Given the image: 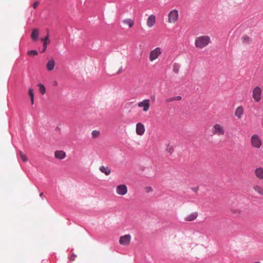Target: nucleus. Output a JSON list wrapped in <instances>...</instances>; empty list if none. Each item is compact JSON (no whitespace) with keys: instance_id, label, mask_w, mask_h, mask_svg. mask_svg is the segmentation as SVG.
I'll list each match as a JSON object with an SVG mask.
<instances>
[{"instance_id":"20","label":"nucleus","mask_w":263,"mask_h":263,"mask_svg":"<svg viewBox=\"0 0 263 263\" xmlns=\"http://www.w3.org/2000/svg\"><path fill=\"white\" fill-rule=\"evenodd\" d=\"M54 61L53 59H51L48 61L46 65V68L48 70L51 71L54 69Z\"/></svg>"},{"instance_id":"4","label":"nucleus","mask_w":263,"mask_h":263,"mask_svg":"<svg viewBox=\"0 0 263 263\" xmlns=\"http://www.w3.org/2000/svg\"><path fill=\"white\" fill-rule=\"evenodd\" d=\"M178 11L174 9L171 10L168 14V23L175 24L178 20Z\"/></svg>"},{"instance_id":"26","label":"nucleus","mask_w":263,"mask_h":263,"mask_svg":"<svg viewBox=\"0 0 263 263\" xmlns=\"http://www.w3.org/2000/svg\"><path fill=\"white\" fill-rule=\"evenodd\" d=\"M19 154H20V157L21 158V159H22V160L24 162H27L28 161V158H27V156L25 154H24L22 152L20 151Z\"/></svg>"},{"instance_id":"21","label":"nucleus","mask_w":263,"mask_h":263,"mask_svg":"<svg viewBox=\"0 0 263 263\" xmlns=\"http://www.w3.org/2000/svg\"><path fill=\"white\" fill-rule=\"evenodd\" d=\"M241 41L244 44H249L252 42V39L247 35H243L241 37Z\"/></svg>"},{"instance_id":"13","label":"nucleus","mask_w":263,"mask_h":263,"mask_svg":"<svg viewBox=\"0 0 263 263\" xmlns=\"http://www.w3.org/2000/svg\"><path fill=\"white\" fill-rule=\"evenodd\" d=\"M232 215L237 217H239L243 215V211L240 208H233L230 210Z\"/></svg>"},{"instance_id":"23","label":"nucleus","mask_w":263,"mask_h":263,"mask_svg":"<svg viewBox=\"0 0 263 263\" xmlns=\"http://www.w3.org/2000/svg\"><path fill=\"white\" fill-rule=\"evenodd\" d=\"M123 23L129 26V28H132L134 25V21L131 18H127L123 20Z\"/></svg>"},{"instance_id":"1","label":"nucleus","mask_w":263,"mask_h":263,"mask_svg":"<svg viewBox=\"0 0 263 263\" xmlns=\"http://www.w3.org/2000/svg\"><path fill=\"white\" fill-rule=\"evenodd\" d=\"M211 43V39L208 35H200L195 40V46L198 49H203Z\"/></svg>"},{"instance_id":"32","label":"nucleus","mask_w":263,"mask_h":263,"mask_svg":"<svg viewBox=\"0 0 263 263\" xmlns=\"http://www.w3.org/2000/svg\"><path fill=\"white\" fill-rule=\"evenodd\" d=\"M172 101H174L173 98H168V99H167L166 100V102H167V103L171 102H172Z\"/></svg>"},{"instance_id":"25","label":"nucleus","mask_w":263,"mask_h":263,"mask_svg":"<svg viewBox=\"0 0 263 263\" xmlns=\"http://www.w3.org/2000/svg\"><path fill=\"white\" fill-rule=\"evenodd\" d=\"M39 90L42 95H44L46 92V89L44 85L40 84L38 85Z\"/></svg>"},{"instance_id":"36","label":"nucleus","mask_w":263,"mask_h":263,"mask_svg":"<svg viewBox=\"0 0 263 263\" xmlns=\"http://www.w3.org/2000/svg\"><path fill=\"white\" fill-rule=\"evenodd\" d=\"M254 263H260V262H258V261H256V262H254Z\"/></svg>"},{"instance_id":"7","label":"nucleus","mask_w":263,"mask_h":263,"mask_svg":"<svg viewBox=\"0 0 263 263\" xmlns=\"http://www.w3.org/2000/svg\"><path fill=\"white\" fill-rule=\"evenodd\" d=\"M132 237L129 234H126L122 236L119 239V243L124 246H126L129 245L131 241Z\"/></svg>"},{"instance_id":"15","label":"nucleus","mask_w":263,"mask_h":263,"mask_svg":"<svg viewBox=\"0 0 263 263\" xmlns=\"http://www.w3.org/2000/svg\"><path fill=\"white\" fill-rule=\"evenodd\" d=\"M253 191L257 194L263 196V187L259 184H254L252 186Z\"/></svg>"},{"instance_id":"17","label":"nucleus","mask_w":263,"mask_h":263,"mask_svg":"<svg viewBox=\"0 0 263 263\" xmlns=\"http://www.w3.org/2000/svg\"><path fill=\"white\" fill-rule=\"evenodd\" d=\"M54 157L60 160L63 159L66 157V153L63 151H56L54 152Z\"/></svg>"},{"instance_id":"12","label":"nucleus","mask_w":263,"mask_h":263,"mask_svg":"<svg viewBox=\"0 0 263 263\" xmlns=\"http://www.w3.org/2000/svg\"><path fill=\"white\" fill-rule=\"evenodd\" d=\"M156 23V16L154 14L149 15L146 20V25L148 28H152Z\"/></svg>"},{"instance_id":"30","label":"nucleus","mask_w":263,"mask_h":263,"mask_svg":"<svg viewBox=\"0 0 263 263\" xmlns=\"http://www.w3.org/2000/svg\"><path fill=\"white\" fill-rule=\"evenodd\" d=\"M181 97L180 96L173 97L174 101H180L181 100Z\"/></svg>"},{"instance_id":"18","label":"nucleus","mask_w":263,"mask_h":263,"mask_svg":"<svg viewBox=\"0 0 263 263\" xmlns=\"http://www.w3.org/2000/svg\"><path fill=\"white\" fill-rule=\"evenodd\" d=\"M243 112V109L242 106H239L238 107L235 111V115L236 116L238 119H240L242 117V115Z\"/></svg>"},{"instance_id":"31","label":"nucleus","mask_w":263,"mask_h":263,"mask_svg":"<svg viewBox=\"0 0 263 263\" xmlns=\"http://www.w3.org/2000/svg\"><path fill=\"white\" fill-rule=\"evenodd\" d=\"M39 3L38 2H35L33 4V8L35 9V8L37 7V6L39 5Z\"/></svg>"},{"instance_id":"34","label":"nucleus","mask_w":263,"mask_h":263,"mask_svg":"<svg viewBox=\"0 0 263 263\" xmlns=\"http://www.w3.org/2000/svg\"><path fill=\"white\" fill-rule=\"evenodd\" d=\"M192 190H193L194 192H197V190H198V189H197H197H195H195H192Z\"/></svg>"},{"instance_id":"27","label":"nucleus","mask_w":263,"mask_h":263,"mask_svg":"<svg viewBox=\"0 0 263 263\" xmlns=\"http://www.w3.org/2000/svg\"><path fill=\"white\" fill-rule=\"evenodd\" d=\"M99 135H100V132L98 130H93L91 133V136H92V138H96L98 137Z\"/></svg>"},{"instance_id":"35","label":"nucleus","mask_w":263,"mask_h":263,"mask_svg":"<svg viewBox=\"0 0 263 263\" xmlns=\"http://www.w3.org/2000/svg\"><path fill=\"white\" fill-rule=\"evenodd\" d=\"M43 193H41V194H40V196L41 197H42V196H43Z\"/></svg>"},{"instance_id":"28","label":"nucleus","mask_w":263,"mask_h":263,"mask_svg":"<svg viewBox=\"0 0 263 263\" xmlns=\"http://www.w3.org/2000/svg\"><path fill=\"white\" fill-rule=\"evenodd\" d=\"M27 54L29 56H35L37 54V52L36 50H29L27 52Z\"/></svg>"},{"instance_id":"29","label":"nucleus","mask_w":263,"mask_h":263,"mask_svg":"<svg viewBox=\"0 0 263 263\" xmlns=\"http://www.w3.org/2000/svg\"><path fill=\"white\" fill-rule=\"evenodd\" d=\"M145 191L146 193H149L153 191V189L151 186H146L145 187Z\"/></svg>"},{"instance_id":"14","label":"nucleus","mask_w":263,"mask_h":263,"mask_svg":"<svg viewBox=\"0 0 263 263\" xmlns=\"http://www.w3.org/2000/svg\"><path fill=\"white\" fill-rule=\"evenodd\" d=\"M41 40L43 42V49L42 52H44L46 50L47 45L50 43L49 33L47 32V35L44 38H41Z\"/></svg>"},{"instance_id":"9","label":"nucleus","mask_w":263,"mask_h":263,"mask_svg":"<svg viewBox=\"0 0 263 263\" xmlns=\"http://www.w3.org/2000/svg\"><path fill=\"white\" fill-rule=\"evenodd\" d=\"M116 191L118 195L124 196L127 194L128 190L125 184H120L117 186Z\"/></svg>"},{"instance_id":"19","label":"nucleus","mask_w":263,"mask_h":263,"mask_svg":"<svg viewBox=\"0 0 263 263\" xmlns=\"http://www.w3.org/2000/svg\"><path fill=\"white\" fill-rule=\"evenodd\" d=\"M39 31L37 29H33L32 30L31 38L33 41H36L39 36Z\"/></svg>"},{"instance_id":"8","label":"nucleus","mask_w":263,"mask_h":263,"mask_svg":"<svg viewBox=\"0 0 263 263\" xmlns=\"http://www.w3.org/2000/svg\"><path fill=\"white\" fill-rule=\"evenodd\" d=\"M137 106L140 108H143L144 112L147 111L150 107V101L148 99H145L137 104Z\"/></svg>"},{"instance_id":"10","label":"nucleus","mask_w":263,"mask_h":263,"mask_svg":"<svg viewBox=\"0 0 263 263\" xmlns=\"http://www.w3.org/2000/svg\"><path fill=\"white\" fill-rule=\"evenodd\" d=\"M144 125L141 122L137 123L136 126V132L139 136H143L145 133Z\"/></svg>"},{"instance_id":"6","label":"nucleus","mask_w":263,"mask_h":263,"mask_svg":"<svg viewBox=\"0 0 263 263\" xmlns=\"http://www.w3.org/2000/svg\"><path fill=\"white\" fill-rule=\"evenodd\" d=\"M252 97L255 101L258 102L261 99V89L259 86L255 87L252 91Z\"/></svg>"},{"instance_id":"11","label":"nucleus","mask_w":263,"mask_h":263,"mask_svg":"<svg viewBox=\"0 0 263 263\" xmlns=\"http://www.w3.org/2000/svg\"><path fill=\"white\" fill-rule=\"evenodd\" d=\"M254 174L256 178L260 180H263V167L256 168L254 171Z\"/></svg>"},{"instance_id":"16","label":"nucleus","mask_w":263,"mask_h":263,"mask_svg":"<svg viewBox=\"0 0 263 263\" xmlns=\"http://www.w3.org/2000/svg\"><path fill=\"white\" fill-rule=\"evenodd\" d=\"M198 213L197 212H193V213H191L190 214L187 215L184 218V220L187 221H193L195 219H196V218L198 216Z\"/></svg>"},{"instance_id":"5","label":"nucleus","mask_w":263,"mask_h":263,"mask_svg":"<svg viewBox=\"0 0 263 263\" xmlns=\"http://www.w3.org/2000/svg\"><path fill=\"white\" fill-rule=\"evenodd\" d=\"M251 143L253 147L257 148H259L262 145V142L260 138L258 135L256 134H254L252 136L251 138Z\"/></svg>"},{"instance_id":"2","label":"nucleus","mask_w":263,"mask_h":263,"mask_svg":"<svg viewBox=\"0 0 263 263\" xmlns=\"http://www.w3.org/2000/svg\"><path fill=\"white\" fill-rule=\"evenodd\" d=\"M212 133L213 135L218 136H223L226 133L224 126L220 124H215L212 129Z\"/></svg>"},{"instance_id":"24","label":"nucleus","mask_w":263,"mask_h":263,"mask_svg":"<svg viewBox=\"0 0 263 263\" xmlns=\"http://www.w3.org/2000/svg\"><path fill=\"white\" fill-rule=\"evenodd\" d=\"M28 95L30 98L31 104L33 105L34 103V92H33V89L32 88H29Z\"/></svg>"},{"instance_id":"33","label":"nucleus","mask_w":263,"mask_h":263,"mask_svg":"<svg viewBox=\"0 0 263 263\" xmlns=\"http://www.w3.org/2000/svg\"><path fill=\"white\" fill-rule=\"evenodd\" d=\"M76 257V255L73 254L71 257L70 258V260L71 261H73L75 259V258Z\"/></svg>"},{"instance_id":"22","label":"nucleus","mask_w":263,"mask_h":263,"mask_svg":"<svg viewBox=\"0 0 263 263\" xmlns=\"http://www.w3.org/2000/svg\"><path fill=\"white\" fill-rule=\"evenodd\" d=\"M100 171L105 174L106 175H109L110 174L111 171L108 167L104 166H101L99 168Z\"/></svg>"},{"instance_id":"3","label":"nucleus","mask_w":263,"mask_h":263,"mask_svg":"<svg viewBox=\"0 0 263 263\" xmlns=\"http://www.w3.org/2000/svg\"><path fill=\"white\" fill-rule=\"evenodd\" d=\"M162 54V49L160 47H157L152 50L149 54V60L153 62L157 59Z\"/></svg>"}]
</instances>
